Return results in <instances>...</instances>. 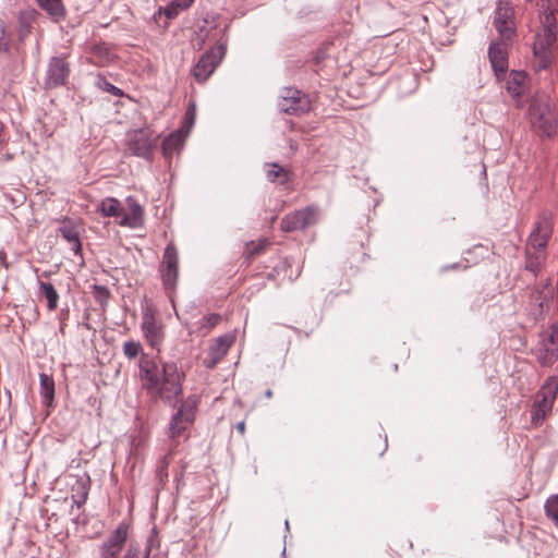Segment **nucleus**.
Returning a JSON list of instances; mask_svg holds the SVG:
<instances>
[{"label":"nucleus","mask_w":558,"mask_h":558,"mask_svg":"<svg viewBox=\"0 0 558 558\" xmlns=\"http://www.w3.org/2000/svg\"><path fill=\"white\" fill-rule=\"evenodd\" d=\"M326 58L325 51L319 50L315 57V62L318 64L322 60Z\"/></svg>","instance_id":"a18cd8bd"},{"label":"nucleus","mask_w":558,"mask_h":558,"mask_svg":"<svg viewBox=\"0 0 558 558\" xmlns=\"http://www.w3.org/2000/svg\"><path fill=\"white\" fill-rule=\"evenodd\" d=\"M143 386L154 398L173 401L182 392L181 374L175 363L165 362L160 366L143 357L140 362Z\"/></svg>","instance_id":"f257e3e1"},{"label":"nucleus","mask_w":558,"mask_h":558,"mask_svg":"<svg viewBox=\"0 0 558 558\" xmlns=\"http://www.w3.org/2000/svg\"><path fill=\"white\" fill-rule=\"evenodd\" d=\"M170 464V461L168 459V457H163L160 462H159V465L157 468V476L159 477V480L162 482L165 478L168 477V466Z\"/></svg>","instance_id":"58836bf2"},{"label":"nucleus","mask_w":558,"mask_h":558,"mask_svg":"<svg viewBox=\"0 0 558 558\" xmlns=\"http://www.w3.org/2000/svg\"><path fill=\"white\" fill-rule=\"evenodd\" d=\"M73 490L75 494L72 495V501L80 508L86 502L88 497V478H78Z\"/></svg>","instance_id":"7c9ffc66"},{"label":"nucleus","mask_w":558,"mask_h":558,"mask_svg":"<svg viewBox=\"0 0 558 558\" xmlns=\"http://www.w3.org/2000/svg\"><path fill=\"white\" fill-rule=\"evenodd\" d=\"M186 133L183 130H178L168 135L162 142V153L165 156H172L182 146L185 140Z\"/></svg>","instance_id":"b1692460"},{"label":"nucleus","mask_w":558,"mask_h":558,"mask_svg":"<svg viewBox=\"0 0 558 558\" xmlns=\"http://www.w3.org/2000/svg\"><path fill=\"white\" fill-rule=\"evenodd\" d=\"M558 393V379L553 376L547 378L544 385L541 387L537 397H546V399L555 402Z\"/></svg>","instance_id":"473e14b6"},{"label":"nucleus","mask_w":558,"mask_h":558,"mask_svg":"<svg viewBox=\"0 0 558 558\" xmlns=\"http://www.w3.org/2000/svg\"><path fill=\"white\" fill-rule=\"evenodd\" d=\"M194 0H177V5L183 9L189 8Z\"/></svg>","instance_id":"37998d69"},{"label":"nucleus","mask_w":558,"mask_h":558,"mask_svg":"<svg viewBox=\"0 0 558 558\" xmlns=\"http://www.w3.org/2000/svg\"><path fill=\"white\" fill-rule=\"evenodd\" d=\"M167 15H168L169 17H171V16H172V14H171V12H170V11H168V12H167Z\"/></svg>","instance_id":"8fccbe9b"},{"label":"nucleus","mask_w":558,"mask_h":558,"mask_svg":"<svg viewBox=\"0 0 558 558\" xmlns=\"http://www.w3.org/2000/svg\"><path fill=\"white\" fill-rule=\"evenodd\" d=\"M227 41H218L215 47H211L201 56L197 63L192 69V74L198 83L206 82L215 72L216 68L220 64L226 56Z\"/></svg>","instance_id":"39448f33"},{"label":"nucleus","mask_w":558,"mask_h":558,"mask_svg":"<svg viewBox=\"0 0 558 558\" xmlns=\"http://www.w3.org/2000/svg\"><path fill=\"white\" fill-rule=\"evenodd\" d=\"M557 36L536 34L533 43L532 66L536 72L548 70L556 57Z\"/></svg>","instance_id":"20e7f679"},{"label":"nucleus","mask_w":558,"mask_h":558,"mask_svg":"<svg viewBox=\"0 0 558 558\" xmlns=\"http://www.w3.org/2000/svg\"><path fill=\"white\" fill-rule=\"evenodd\" d=\"M278 108L286 114L301 116L311 110V101L303 92L293 87H284L281 89Z\"/></svg>","instance_id":"423d86ee"},{"label":"nucleus","mask_w":558,"mask_h":558,"mask_svg":"<svg viewBox=\"0 0 558 558\" xmlns=\"http://www.w3.org/2000/svg\"><path fill=\"white\" fill-rule=\"evenodd\" d=\"M196 407L195 397H189L181 403L170 422L169 432L172 438L180 436L193 423Z\"/></svg>","instance_id":"1a4fd4ad"},{"label":"nucleus","mask_w":558,"mask_h":558,"mask_svg":"<svg viewBox=\"0 0 558 558\" xmlns=\"http://www.w3.org/2000/svg\"><path fill=\"white\" fill-rule=\"evenodd\" d=\"M319 210L316 206H306L286 215L280 222L284 232L305 230L318 222Z\"/></svg>","instance_id":"0eeeda50"},{"label":"nucleus","mask_w":558,"mask_h":558,"mask_svg":"<svg viewBox=\"0 0 558 558\" xmlns=\"http://www.w3.org/2000/svg\"><path fill=\"white\" fill-rule=\"evenodd\" d=\"M557 13H558V0H557Z\"/></svg>","instance_id":"3c124183"},{"label":"nucleus","mask_w":558,"mask_h":558,"mask_svg":"<svg viewBox=\"0 0 558 558\" xmlns=\"http://www.w3.org/2000/svg\"><path fill=\"white\" fill-rule=\"evenodd\" d=\"M554 402L546 397H537L531 410V420L534 424L539 425L545 420L547 413L551 411Z\"/></svg>","instance_id":"5701e85b"},{"label":"nucleus","mask_w":558,"mask_h":558,"mask_svg":"<svg viewBox=\"0 0 558 558\" xmlns=\"http://www.w3.org/2000/svg\"><path fill=\"white\" fill-rule=\"evenodd\" d=\"M277 271H278V267H275V268H274V271H272V272H269V274L267 275V278H268L269 280H274V279L276 278L275 272H277Z\"/></svg>","instance_id":"de8ad7c7"},{"label":"nucleus","mask_w":558,"mask_h":558,"mask_svg":"<svg viewBox=\"0 0 558 558\" xmlns=\"http://www.w3.org/2000/svg\"><path fill=\"white\" fill-rule=\"evenodd\" d=\"M542 28L536 34L539 35H556L557 36V20L555 16V12L547 9L545 10L541 16Z\"/></svg>","instance_id":"a878e982"},{"label":"nucleus","mask_w":558,"mask_h":558,"mask_svg":"<svg viewBox=\"0 0 558 558\" xmlns=\"http://www.w3.org/2000/svg\"><path fill=\"white\" fill-rule=\"evenodd\" d=\"M221 316L219 314H209L198 323V331L203 336H206L214 327L219 324Z\"/></svg>","instance_id":"f704fd0d"},{"label":"nucleus","mask_w":558,"mask_h":558,"mask_svg":"<svg viewBox=\"0 0 558 558\" xmlns=\"http://www.w3.org/2000/svg\"><path fill=\"white\" fill-rule=\"evenodd\" d=\"M128 539V525L120 523L99 548L100 558H117Z\"/></svg>","instance_id":"2eb2a0df"},{"label":"nucleus","mask_w":558,"mask_h":558,"mask_svg":"<svg viewBox=\"0 0 558 558\" xmlns=\"http://www.w3.org/2000/svg\"><path fill=\"white\" fill-rule=\"evenodd\" d=\"M195 116H196L195 104H190V106L185 112V121L189 124V128H191L194 124Z\"/></svg>","instance_id":"a19ab883"},{"label":"nucleus","mask_w":558,"mask_h":558,"mask_svg":"<svg viewBox=\"0 0 558 558\" xmlns=\"http://www.w3.org/2000/svg\"><path fill=\"white\" fill-rule=\"evenodd\" d=\"M7 26L5 23L0 20V51H8L9 44L5 41Z\"/></svg>","instance_id":"ea45409f"},{"label":"nucleus","mask_w":558,"mask_h":558,"mask_svg":"<svg viewBox=\"0 0 558 558\" xmlns=\"http://www.w3.org/2000/svg\"><path fill=\"white\" fill-rule=\"evenodd\" d=\"M544 513L555 527L558 529V493L550 495L544 504Z\"/></svg>","instance_id":"c85d7f7f"},{"label":"nucleus","mask_w":558,"mask_h":558,"mask_svg":"<svg viewBox=\"0 0 558 558\" xmlns=\"http://www.w3.org/2000/svg\"><path fill=\"white\" fill-rule=\"evenodd\" d=\"M514 10L509 0H499L495 10L494 25L500 38L512 39L515 34Z\"/></svg>","instance_id":"9d476101"},{"label":"nucleus","mask_w":558,"mask_h":558,"mask_svg":"<svg viewBox=\"0 0 558 558\" xmlns=\"http://www.w3.org/2000/svg\"><path fill=\"white\" fill-rule=\"evenodd\" d=\"M141 330L147 344L159 351L166 332L162 322L158 318V312L151 304L145 303L142 306Z\"/></svg>","instance_id":"7ed1b4c3"},{"label":"nucleus","mask_w":558,"mask_h":558,"mask_svg":"<svg viewBox=\"0 0 558 558\" xmlns=\"http://www.w3.org/2000/svg\"><path fill=\"white\" fill-rule=\"evenodd\" d=\"M70 75V64L65 57L50 58L47 66L44 86L47 89L62 86L66 83Z\"/></svg>","instance_id":"ddd939ff"},{"label":"nucleus","mask_w":558,"mask_h":558,"mask_svg":"<svg viewBox=\"0 0 558 558\" xmlns=\"http://www.w3.org/2000/svg\"><path fill=\"white\" fill-rule=\"evenodd\" d=\"M266 177L268 181L279 184H286L290 180L289 171L278 163L268 165Z\"/></svg>","instance_id":"cd10ccee"},{"label":"nucleus","mask_w":558,"mask_h":558,"mask_svg":"<svg viewBox=\"0 0 558 558\" xmlns=\"http://www.w3.org/2000/svg\"><path fill=\"white\" fill-rule=\"evenodd\" d=\"M268 245H270V242L267 239L251 241L246 243L244 254L246 258L253 259L257 255L262 254Z\"/></svg>","instance_id":"72a5a7b5"},{"label":"nucleus","mask_w":558,"mask_h":558,"mask_svg":"<svg viewBox=\"0 0 558 558\" xmlns=\"http://www.w3.org/2000/svg\"><path fill=\"white\" fill-rule=\"evenodd\" d=\"M537 361L543 366L551 365L558 359V328L551 326L542 333L537 349Z\"/></svg>","instance_id":"f8f14e48"},{"label":"nucleus","mask_w":558,"mask_h":558,"mask_svg":"<svg viewBox=\"0 0 558 558\" xmlns=\"http://www.w3.org/2000/svg\"><path fill=\"white\" fill-rule=\"evenodd\" d=\"M40 294L47 300L50 311H54L58 306L59 294L50 282H40Z\"/></svg>","instance_id":"2f4dec72"},{"label":"nucleus","mask_w":558,"mask_h":558,"mask_svg":"<svg viewBox=\"0 0 558 558\" xmlns=\"http://www.w3.org/2000/svg\"><path fill=\"white\" fill-rule=\"evenodd\" d=\"M554 105L545 95L536 96L529 108L531 123L542 135L550 137L556 132V117Z\"/></svg>","instance_id":"f03ea898"},{"label":"nucleus","mask_w":558,"mask_h":558,"mask_svg":"<svg viewBox=\"0 0 558 558\" xmlns=\"http://www.w3.org/2000/svg\"><path fill=\"white\" fill-rule=\"evenodd\" d=\"M544 305H546V307L548 306V299L545 298L541 303H539V312L543 313L544 311Z\"/></svg>","instance_id":"49530a36"},{"label":"nucleus","mask_w":558,"mask_h":558,"mask_svg":"<svg viewBox=\"0 0 558 558\" xmlns=\"http://www.w3.org/2000/svg\"><path fill=\"white\" fill-rule=\"evenodd\" d=\"M142 351L143 347L138 341L129 340L123 344V353L130 360L136 359Z\"/></svg>","instance_id":"c9c22d12"},{"label":"nucleus","mask_w":558,"mask_h":558,"mask_svg":"<svg viewBox=\"0 0 558 558\" xmlns=\"http://www.w3.org/2000/svg\"><path fill=\"white\" fill-rule=\"evenodd\" d=\"M236 430L241 434V435H244L245 434V422L244 421H241L236 424L235 426Z\"/></svg>","instance_id":"c03bdc74"},{"label":"nucleus","mask_w":558,"mask_h":558,"mask_svg":"<svg viewBox=\"0 0 558 558\" xmlns=\"http://www.w3.org/2000/svg\"><path fill=\"white\" fill-rule=\"evenodd\" d=\"M123 558H141V551L136 547H129Z\"/></svg>","instance_id":"79ce46f5"},{"label":"nucleus","mask_w":558,"mask_h":558,"mask_svg":"<svg viewBox=\"0 0 558 558\" xmlns=\"http://www.w3.org/2000/svg\"><path fill=\"white\" fill-rule=\"evenodd\" d=\"M96 85L104 92L110 93L117 97L123 96V90L108 82L104 76H98Z\"/></svg>","instance_id":"4c0bfd02"},{"label":"nucleus","mask_w":558,"mask_h":558,"mask_svg":"<svg viewBox=\"0 0 558 558\" xmlns=\"http://www.w3.org/2000/svg\"><path fill=\"white\" fill-rule=\"evenodd\" d=\"M128 149L134 155L149 158L155 141L149 129H138L128 134Z\"/></svg>","instance_id":"4468645a"},{"label":"nucleus","mask_w":558,"mask_h":558,"mask_svg":"<svg viewBox=\"0 0 558 558\" xmlns=\"http://www.w3.org/2000/svg\"><path fill=\"white\" fill-rule=\"evenodd\" d=\"M511 39L499 38L494 40L488 48V58L497 77L508 70V47Z\"/></svg>","instance_id":"dca6fc26"},{"label":"nucleus","mask_w":558,"mask_h":558,"mask_svg":"<svg viewBox=\"0 0 558 558\" xmlns=\"http://www.w3.org/2000/svg\"><path fill=\"white\" fill-rule=\"evenodd\" d=\"M62 236L72 245V250L75 254H78L82 250L80 241V227L71 220H64L59 228Z\"/></svg>","instance_id":"412c9836"},{"label":"nucleus","mask_w":558,"mask_h":558,"mask_svg":"<svg viewBox=\"0 0 558 558\" xmlns=\"http://www.w3.org/2000/svg\"><path fill=\"white\" fill-rule=\"evenodd\" d=\"M97 211L102 217H120L123 214V208L117 198L106 197L98 204Z\"/></svg>","instance_id":"393cba45"},{"label":"nucleus","mask_w":558,"mask_h":558,"mask_svg":"<svg viewBox=\"0 0 558 558\" xmlns=\"http://www.w3.org/2000/svg\"><path fill=\"white\" fill-rule=\"evenodd\" d=\"M525 269L533 274L536 277L547 258V252H542L537 250H533L531 247L525 246Z\"/></svg>","instance_id":"aec40b11"},{"label":"nucleus","mask_w":558,"mask_h":558,"mask_svg":"<svg viewBox=\"0 0 558 558\" xmlns=\"http://www.w3.org/2000/svg\"><path fill=\"white\" fill-rule=\"evenodd\" d=\"M90 53L95 58V63L100 66L111 63L117 57L112 47L106 43L94 44Z\"/></svg>","instance_id":"4be33fe9"},{"label":"nucleus","mask_w":558,"mask_h":558,"mask_svg":"<svg viewBox=\"0 0 558 558\" xmlns=\"http://www.w3.org/2000/svg\"><path fill=\"white\" fill-rule=\"evenodd\" d=\"M129 214H124L120 220V226L136 229L143 226V207L132 196L126 198Z\"/></svg>","instance_id":"a211bd4d"},{"label":"nucleus","mask_w":558,"mask_h":558,"mask_svg":"<svg viewBox=\"0 0 558 558\" xmlns=\"http://www.w3.org/2000/svg\"><path fill=\"white\" fill-rule=\"evenodd\" d=\"M235 337L232 333H226L218 337L209 347L208 353L203 361L206 368H214L228 353L234 343Z\"/></svg>","instance_id":"f3484780"},{"label":"nucleus","mask_w":558,"mask_h":558,"mask_svg":"<svg viewBox=\"0 0 558 558\" xmlns=\"http://www.w3.org/2000/svg\"><path fill=\"white\" fill-rule=\"evenodd\" d=\"M527 75L524 71H511L506 81V89L513 97H520L526 87Z\"/></svg>","instance_id":"6ab92c4d"},{"label":"nucleus","mask_w":558,"mask_h":558,"mask_svg":"<svg viewBox=\"0 0 558 558\" xmlns=\"http://www.w3.org/2000/svg\"><path fill=\"white\" fill-rule=\"evenodd\" d=\"M265 397H266V398H271V397H272V390H271V389H267V390L265 391Z\"/></svg>","instance_id":"09e8293b"},{"label":"nucleus","mask_w":558,"mask_h":558,"mask_svg":"<svg viewBox=\"0 0 558 558\" xmlns=\"http://www.w3.org/2000/svg\"><path fill=\"white\" fill-rule=\"evenodd\" d=\"M160 272L165 289L173 291L179 276V256L173 243H169L165 248Z\"/></svg>","instance_id":"9b49d317"},{"label":"nucleus","mask_w":558,"mask_h":558,"mask_svg":"<svg viewBox=\"0 0 558 558\" xmlns=\"http://www.w3.org/2000/svg\"><path fill=\"white\" fill-rule=\"evenodd\" d=\"M40 396L47 405H50L54 398L53 378L45 373L40 374Z\"/></svg>","instance_id":"bb28decb"},{"label":"nucleus","mask_w":558,"mask_h":558,"mask_svg":"<svg viewBox=\"0 0 558 558\" xmlns=\"http://www.w3.org/2000/svg\"><path fill=\"white\" fill-rule=\"evenodd\" d=\"M551 234L553 215L549 211H543L535 220L525 246L533 250L547 252V245Z\"/></svg>","instance_id":"6e6552de"},{"label":"nucleus","mask_w":558,"mask_h":558,"mask_svg":"<svg viewBox=\"0 0 558 558\" xmlns=\"http://www.w3.org/2000/svg\"><path fill=\"white\" fill-rule=\"evenodd\" d=\"M92 294L95 301L101 306L107 304L110 296L109 290L105 286L99 284L92 286Z\"/></svg>","instance_id":"e433bc0d"},{"label":"nucleus","mask_w":558,"mask_h":558,"mask_svg":"<svg viewBox=\"0 0 558 558\" xmlns=\"http://www.w3.org/2000/svg\"><path fill=\"white\" fill-rule=\"evenodd\" d=\"M38 5L56 20L64 16V8L61 0H36Z\"/></svg>","instance_id":"c756f323"}]
</instances>
